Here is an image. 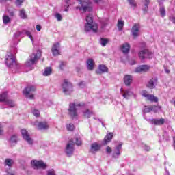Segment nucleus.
I'll return each instance as SVG.
<instances>
[{
	"label": "nucleus",
	"instance_id": "nucleus-1",
	"mask_svg": "<svg viewBox=\"0 0 175 175\" xmlns=\"http://www.w3.org/2000/svg\"><path fill=\"white\" fill-rule=\"evenodd\" d=\"M85 106V104L84 103H80V102H72L69 104L68 107V114L72 120H75V118H78L79 113H77V111L79 109H82V107H84Z\"/></svg>",
	"mask_w": 175,
	"mask_h": 175
},
{
	"label": "nucleus",
	"instance_id": "nucleus-14",
	"mask_svg": "<svg viewBox=\"0 0 175 175\" xmlns=\"http://www.w3.org/2000/svg\"><path fill=\"white\" fill-rule=\"evenodd\" d=\"M131 35L134 38H137L140 35V25L135 24L131 29Z\"/></svg>",
	"mask_w": 175,
	"mask_h": 175
},
{
	"label": "nucleus",
	"instance_id": "nucleus-33",
	"mask_svg": "<svg viewBox=\"0 0 175 175\" xmlns=\"http://www.w3.org/2000/svg\"><path fill=\"white\" fill-rule=\"evenodd\" d=\"M101 23V28H105L107 25H109V19L105 18L100 21Z\"/></svg>",
	"mask_w": 175,
	"mask_h": 175
},
{
	"label": "nucleus",
	"instance_id": "nucleus-62",
	"mask_svg": "<svg viewBox=\"0 0 175 175\" xmlns=\"http://www.w3.org/2000/svg\"><path fill=\"white\" fill-rule=\"evenodd\" d=\"M165 173L164 175H170V173L169 172V171L167 170V169L165 168Z\"/></svg>",
	"mask_w": 175,
	"mask_h": 175
},
{
	"label": "nucleus",
	"instance_id": "nucleus-6",
	"mask_svg": "<svg viewBox=\"0 0 175 175\" xmlns=\"http://www.w3.org/2000/svg\"><path fill=\"white\" fill-rule=\"evenodd\" d=\"M41 53L40 51H37L36 53H33L29 59L25 64L26 66H32V65H34V64H36L38 61H39V59L40 58Z\"/></svg>",
	"mask_w": 175,
	"mask_h": 175
},
{
	"label": "nucleus",
	"instance_id": "nucleus-39",
	"mask_svg": "<svg viewBox=\"0 0 175 175\" xmlns=\"http://www.w3.org/2000/svg\"><path fill=\"white\" fill-rule=\"evenodd\" d=\"M46 175H57L54 169H51L46 171Z\"/></svg>",
	"mask_w": 175,
	"mask_h": 175
},
{
	"label": "nucleus",
	"instance_id": "nucleus-47",
	"mask_svg": "<svg viewBox=\"0 0 175 175\" xmlns=\"http://www.w3.org/2000/svg\"><path fill=\"white\" fill-rule=\"evenodd\" d=\"M33 116H35V117H39V116L40 115V113L39 112V110L34 109L33 110Z\"/></svg>",
	"mask_w": 175,
	"mask_h": 175
},
{
	"label": "nucleus",
	"instance_id": "nucleus-32",
	"mask_svg": "<svg viewBox=\"0 0 175 175\" xmlns=\"http://www.w3.org/2000/svg\"><path fill=\"white\" fill-rule=\"evenodd\" d=\"M3 24H5V25L9 24V23H10V17H9L7 15H3Z\"/></svg>",
	"mask_w": 175,
	"mask_h": 175
},
{
	"label": "nucleus",
	"instance_id": "nucleus-60",
	"mask_svg": "<svg viewBox=\"0 0 175 175\" xmlns=\"http://www.w3.org/2000/svg\"><path fill=\"white\" fill-rule=\"evenodd\" d=\"M172 147L175 151V136L173 137V144H172Z\"/></svg>",
	"mask_w": 175,
	"mask_h": 175
},
{
	"label": "nucleus",
	"instance_id": "nucleus-58",
	"mask_svg": "<svg viewBox=\"0 0 175 175\" xmlns=\"http://www.w3.org/2000/svg\"><path fill=\"white\" fill-rule=\"evenodd\" d=\"M36 28V30L39 32L42 29V26H40V25H37Z\"/></svg>",
	"mask_w": 175,
	"mask_h": 175
},
{
	"label": "nucleus",
	"instance_id": "nucleus-44",
	"mask_svg": "<svg viewBox=\"0 0 175 175\" xmlns=\"http://www.w3.org/2000/svg\"><path fill=\"white\" fill-rule=\"evenodd\" d=\"M142 147L145 151H150L151 150V148H150V146L146 145L145 144H142Z\"/></svg>",
	"mask_w": 175,
	"mask_h": 175
},
{
	"label": "nucleus",
	"instance_id": "nucleus-55",
	"mask_svg": "<svg viewBox=\"0 0 175 175\" xmlns=\"http://www.w3.org/2000/svg\"><path fill=\"white\" fill-rule=\"evenodd\" d=\"M111 148L110 146H107L106 148L107 154H111Z\"/></svg>",
	"mask_w": 175,
	"mask_h": 175
},
{
	"label": "nucleus",
	"instance_id": "nucleus-29",
	"mask_svg": "<svg viewBox=\"0 0 175 175\" xmlns=\"http://www.w3.org/2000/svg\"><path fill=\"white\" fill-rule=\"evenodd\" d=\"M165 124V119H154V125H163Z\"/></svg>",
	"mask_w": 175,
	"mask_h": 175
},
{
	"label": "nucleus",
	"instance_id": "nucleus-3",
	"mask_svg": "<svg viewBox=\"0 0 175 175\" xmlns=\"http://www.w3.org/2000/svg\"><path fill=\"white\" fill-rule=\"evenodd\" d=\"M78 1L80 5L76 7L77 10L83 13L92 11V2L90 0H78Z\"/></svg>",
	"mask_w": 175,
	"mask_h": 175
},
{
	"label": "nucleus",
	"instance_id": "nucleus-23",
	"mask_svg": "<svg viewBox=\"0 0 175 175\" xmlns=\"http://www.w3.org/2000/svg\"><path fill=\"white\" fill-rule=\"evenodd\" d=\"M130 49L131 46H129V44L128 43H125L122 45V51L123 54H128Z\"/></svg>",
	"mask_w": 175,
	"mask_h": 175
},
{
	"label": "nucleus",
	"instance_id": "nucleus-64",
	"mask_svg": "<svg viewBox=\"0 0 175 175\" xmlns=\"http://www.w3.org/2000/svg\"><path fill=\"white\" fill-rule=\"evenodd\" d=\"M171 21L175 24V17L172 18Z\"/></svg>",
	"mask_w": 175,
	"mask_h": 175
},
{
	"label": "nucleus",
	"instance_id": "nucleus-12",
	"mask_svg": "<svg viewBox=\"0 0 175 175\" xmlns=\"http://www.w3.org/2000/svg\"><path fill=\"white\" fill-rule=\"evenodd\" d=\"M139 57L140 59H146V58H152V53L148 51V49H145L139 53Z\"/></svg>",
	"mask_w": 175,
	"mask_h": 175
},
{
	"label": "nucleus",
	"instance_id": "nucleus-9",
	"mask_svg": "<svg viewBox=\"0 0 175 175\" xmlns=\"http://www.w3.org/2000/svg\"><path fill=\"white\" fill-rule=\"evenodd\" d=\"M74 151H75V141H73V139H70L66 146L65 152L67 157H72V155H73Z\"/></svg>",
	"mask_w": 175,
	"mask_h": 175
},
{
	"label": "nucleus",
	"instance_id": "nucleus-10",
	"mask_svg": "<svg viewBox=\"0 0 175 175\" xmlns=\"http://www.w3.org/2000/svg\"><path fill=\"white\" fill-rule=\"evenodd\" d=\"M36 90V88H35V86L29 85L23 90V94L26 98L33 99V94H32V92H35Z\"/></svg>",
	"mask_w": 175,
	"mask_h": 175
},
{
	"label": "nucleus",
	"instance_id": "nucleus-38",
	"mask_svg": "<svg viewBox=\"0 0 175 175\" xmlns=\"http://www.w3.org/2000/svg\"><path fill=\"white\" fill-rule=\"evenodd\" d=\"M159 111H162V107L157 105V106H154V113H158Z\"/></svg>",
	"mask_w": 175,
	"mask_h": 175
},
{
	"label": "nucleus",
	"instance_id": "nucleus-5",
	"mask_svg": "<svg viewBox=\"0 0 175 175\" xmlns=\"http://www.w3.org/2000/svg\"><path fill=\"white\" fill-rule=\"evenodd\" d=\"M62 88L65 95H70L73 92V85L67 79H64L62 83Z\"/></svg>",
	"mask_w": 175,
	"mask_h": 175
},
{
	"label": "nucleus",
	"instance_id": "nucleus-13",
	"mask_svg": "<svg viewBox=\"0 0 175 175\" xmlns=\"http://www.w3.org/2000/svg\"><path fill=\"white\" fill-rule=\"evenodd\" d=\"M21 133L23 136V138L24 139V140H25L26 142H27V143L29 144H32L33 143V140L31 139V137L29 136V133H28V131H27V130L23 129L21 131Z\"/></svg>",
	"mask_w": 175,
	"mask_h": 175
},
{
	"label": "nucleus",
	"instance_id": "nucleus-30",
	"mask_svg": "<svg viewBox=\"0 0 175 175\" xmlns=\"http://www.w3.org/2000/svg\"><path fill=\"white\" fill-rule=\"evenodd\" d=\"M124 21L119 19L118 21V24H117V27H118V31H122V29L124 28Z\"/></svg>",
	"mask_w": 175,
	"mask_h": 175
},
{
	"label": "nucleus",
	"instance_id": "nucleus-49",
	"mask_svg": "<svg viewBox=\"0 0 175 175\" xmlns=\"http://www.w3.org/2000/svg\"><path fill=\"white\" fill-rule=\"evenodd\" d=\"M8 13L10 17H14V16H16V14L14 10H8Z\"/></svg>",
	"mask_w": 175,
	"mask_h": 175
},
{
	"label": "nucleus",
	"instance_id": "nucleus-16",
	"mask_svg": "<svg viewBox=\"0 0 175 175\" xmlns=\"http://www.w3.org/2000/svg\"><path fill=\"white\" fill-rule=\"evenodd\" d=\"M120 93L122 94L123 98L124 99H129L131 96H133V92L131 90V89H127L125 90H122V89L120 90Z\"/></svg>",
	"mask_w": 175,
	"mask_h": 175
},
{
	"label": "nucleus",
	"instance_id": "nucleus-27",
	"mask_svg": "<svg viewBox=\"0 0 175 175\" xmlns=\"http://www.w3.org/2000/svg\"><path fill=\"white\" fill-rule=\"evenodd\" d=\"M159 6L160 16L163 18V17L166 16V8H165V5H159Z\"/></svg>",
	"mask_w": 175,
	"mask_h": 175
},
{
	"label": "nucleus",
	"instance_id": "nucleus-35",
	"mask_svg": "<svg viewBox=\"0 0 175 175\" xmlns=\"http://www.w3.org/2000/svg\"><path fill=\"white\" fill-rule=\"evenodd\" d=\"M127 2H129L131 7L133 8V9H135V8L137 6V3L135 0H127Z\"/></svg>",
	"mask_w": 175,
	"mask_h": 175
},
{
	"label": "nucleus",
	"instance_id": "nucleus-19",
	"mask_svg": "<svg viewBox=\"0 0 175 175\" xmlns=\"http://www.w3.org/2000/svg\"><path fill=\"white\" fill-rule=\"evenodd\" d=\"M141 95L144 98H146V100H150V102H154V95L148 94L147 90H142L141 92Z\"/></svg>",
	"mask_w": 175,
	"mask_h": 175
},
{
	"label": "nucleus",
	"instance_id": "nucleus-7",
	"mask_svg": "<svg viewBox=\"0 0 175 175\" xmlns=\"http://www.w3.org/2000/svg\"><path fill=\"white\" fill-rule=\"evenodd\" d=\"M0 102H5V105L8 106V107H14L16 103L14 100L12 99H8V92H5L3 94H0Z\"/></svg>",
	"mask_w": 175,
	"mask_h": 175
},
{
	"label": "nucleus",
	"instance_id": "nucleus-52",
	"mask_svg": "<svg viewBox=\"0 0 175 175\" xmlns=\"http://www.w3.org/2000/svg\"><path fill=\"white\" fill-rule=\"evenodd\" d=\"M75 144L76 146H81V139L77 138Z\"/></svg>",
	"mask_w": 175,
	"mask_h": 175
},
{
	"label": "nucleus",
	"instance_id": "nucleus-20",
	"mask_svg": "<svg viewBox=\"0 0 175 175\" xmlns=\"http://www.w3.org/2000/svg\"><path fill=\"white\" fill-rule=\"evenodd\" d=\"M59 50L61 47L59 46V42L55 43L52 46V53L53 55H59Z\"/></svg>",
	"mask_w": 175,
	"mask_h": 175
},
{
	"label": "nucleus",
	"instance_id": "nucleus-57",
	"mask_svg": "<svg viewBox=\"0 0 175 175\" xmlns=\"http://www.w3.org/2000/svg\"><path fill=\"white\" fill-rule=\"evenodd\" d=\"M93 1L94 2V3H103V0H93Z\"/></svg>",
	"mask_w": 175,
	"mask_h": 175
},
{
	"label": "nucleus",
	"instance_id": "nucleus-8",
	"mask_svg": "<svg viewBox=\"0 0 175 175\" xmlns=\"http://www.w3.org/2000/svg\"><path fill=\"white\" fill-rule=\"evenodd\" d=\"M31 165L33 166V169H42V170H46L47 169V164L43 162V161H38V160H33L31 161Z\"/></svg>",
	"mask_w": 175,
	"mask_h": 175
},
{
	"label": "nucleus",
	"instance_id": "nucleus-53",
	"mask_svg": "<svg viewBox=\"0 0 175 175\" xmlns=\"http://www.w3.org/2000/svg\"><path fill=\"white\" fill-rule=\"evenodd\" d=\"M69 2H70L69 0L66 1V8L64 9V12H68V8H69Z\"/></svg>",
	"mask_w": 175,
	"mask_h": 175
},
{
	"label": "nucleus",
	"instance_id": "nucleus-25",
	"mask_svg": "<svg viewBox=\"0 0 175 175\" xmlns=\"http://www.w3.org/2000/svg\"><path fill=\"white\" fill-rule=\"evenodd\" d=\"M82 113L85 118H90V117L94 114V112L88 109L83 110Z\"/></svg>",
	"mask_w": 175,
	"mask_h": 175
},
{
	"label": "nucleus",
	"instance_id": "nucleus-2",
	"mask_svg": "<svg viewBox=\"0 0 175 175\" xmlns=\"http://www.w3.org/2000/svg\"><path fill=\"white\" fill-rule=\"evenodd\" d=\"M86 23L85 24V32H98V24L94 23V19L92 18V15L88 14L85 18Z\"/></svg>",
	"mask_w": 175,
	"mask_h": 175
},
{
	"label": "nucleus",
	"instance_id": "nucleus-54",
	"mask_svg": "<svg viewBox=\"0 0 175 175\" xmlns=\"http://www.w3.org/2000/svg\"><path fill=\"white\" fill-rule=\"evenodd\" d=\"M157 1L159 3V6H163V2H165V0H157Z\"/></svg>",
	"mask_w": 175,
	"mask_h": 175
},
{
	"label": "nucleus",
	"instance_id": "nucleus-43",
	"mask_svg": "<svg viewBox=\"0 0 175 175\" xmlns=\"http://www.w3.org/2000/svg\"><path fill=\"white\" fill-rule=\"evenodd\" d=\"M55 18L57 20V21H61L62 20V15L59 13H56L55 14Z\"/></svg>",
	"mask_w": 175,
	"mask_h": 175
},
{
	"label": "nucleus",
	"instance_id": "nucleus-22",
	"mask_svg": "<svg viewBox=\"0 0 175 175\" xmlns=\"http://www.w3.org/2000/svg\"><path fill=\"white\" fill-rule=\"evenodd\" d=\"M87 68L89 70H94V68L95 66V62H94V59H88L86 62Z\"/></svg>",
	"mask_w": 175,
	"mask_h": 175
},
{
	"label": "nucleus",
	"instance_id": "nucleus-15",
	"mask_svg": "<svg viewBox=\"0 0 175 175\" xmlns=\"http://www.w3.org/2000/svg\"><path fill=\"white\" fill-rule=\"evenodd\" d=\"M122 149V143H120L115 147L113 153L112 154L113 158H118V157L121 155Z\"/></svg>",
	"mask_w": 175,
	"mask_h": 175
},
{
	"label": "nucleus",
	"instance_id": "nucleus-41",
	"mask_svg": "<svg viewBox=\"0 0 175 175\" xmlns=\"http://www.w3.org/2000/svg\"><path fill=\"white\" fill-rule=\"evenodd\" d=\"M10 143H16L17 142V136L12 135L10 139Z\"/></svg>",
	"mask_w": 175,
	"mask_h": 175
},
{
	"label": "nucleus",
	"instance_id": "nucleus-51",
	"mask_svg": "<svg viewBox=\"0 0 175 175\" xmlns=\"http://www.w3.org/2000/svg\"><path fill=\"white\" fill-rule=\"evenodd\" d=\"M27 36H29V38L31 39V42H33V38H32V34H31V32L26 31Z\"/></svg>",
	"mask_w": 175,
	"mask_h": 175
},
{
	"label": "nucleus",
	"instance_id": "nucleus-26",
	"mask_svg": "<svg viewBox=\"0 0 175 175\" xmlns=\"http://www.w3.org/2000/svg\"><path fill=\"white\" fill-rule=\"evenodd\" d=\"M114 134L113 133H108L105 137L104 141L105 143H110L113 139Z\"/></svg>",
	"mask_w": 175,
	"mask_h": 175
},
{
	"label": "nucleus",
	"instance_id": "nucleus-11",
	"mask_svg": "<svg viewBox=\"0 0 175 175\" xmlns=\"http://www.w3.org/2000/svg\"><path fill=\"white\" fill-rule=\"evenodd\" d=\"M33 125H34V126H36L37 129H38L39 131H46V129H49V123H47V122L46 121H36L33 123Z\"/></svg>",
	"mask_w": 175,
	"mask_h": 175
},
{
	"label": "nucleus",
	"instance_id": "nucleus-40",
	"mask_svg": "<svg viewBox=\"0 0 175 175\" xmlns=\"http://www.w3.org/2000/svg\"><path fill=\"white\" fill-rule=\"evenodd\" d=\"M24 1L25 0H16L15 5L16 6L20 7L23 3H24Z\"/></svg>",
	"mask_w": 175,
	"mask_h": 175
},
{
	"label": "nucleus",
	"instance_id": "nucleus-63",
	"mask_svg": "<svg viewBox=\"0 0 175 175\" xmlns=\"http://www.w3.org/2000/svg\"><path fill=\"white\" fill-rule=\"evenodd\" d=\"M154 102L158 103V97L154 96Z\"/></svg>",
	"mask_w": 175,
	"mask_h": 175
},
{
	"label": "nucleus",
	"instance_id": "nucleus-42",
	"mask_svg": "<svg viewBox=\"0 0 175 175\" xmlns=\"http://www.w3.org/2000/svg\"><path fill=\"white\" fill-rule=\"evenodd\" d=\"M147 87H148V88H152L154 87V79H152L149 81Z\"/></svg>",
	"mask_w": 175,
	"mask_h": 175
},
{
	"label": "nucleus",
	"instance_id": "nucleus-17",
	"mask_svg": "<svg viewBox=\"0 0 175 175\" xmlns=\"http://www.w3.org/2000/svg\"><path fill=\"white\" fill-rule=\"evenodd\" d=\"M101 147L102 146H100V144H98L97 142H94L91 144L90 152L92 154H95V152H98V151L100 150Z\"/></svg>",
	"mask_w": 175,
	"mask_h": 175
},
{
	"label": "nucleus",
	"instance_id": "nucleus-46",
	"mask_svg": "<svg viewBox=\"0 0 175 175\" xmlns=\"http://www.w3.org/2000/svg\"><path fill=\"white\" fill-rule=\"evenodd\" d=\"M148 116H150V114L145 117V120H146V121H148L150 124H154V119L148 118Z\"/></svg>",
	"mask_w": 175,
	"mask_h": 175
},
{
	"label": "nucleus",
	"instance_id": "nucleus-31",
	"mask_svg": "<svg viewBox=\"0 0 175 175\" xmlns=\"http://www.w3.org/2000/svg\"><path fill=\"white\" fill-rule=\"evenodd\" d=\"M14 163V161L12 159H6L5 160V166H8L9 167H12Z\"/></svg>",
	"mask_w": 175,
	"mask_h": 175
},
{
	"label": "nucleus",
	"instance_id": "nucleus-48",
	"mask_svg": "<svg viewBox=\"0 0 175 175\" xmlns=\"http://www.w3.org/2000/svg\"><path fill=\"white\" fill-rule=\"evenodd\" d=\"M146 3L144 5L143 8V10L144 12H147L148 9V2H150V0H146Z\"/></svg>",
	"mask_w": 175,
	"mask_h": 175
},
{
	"label": "nucleus",
	"instance_id": "nucleus-4",
	"mask_svg": "<svg viewBox=\"0 0 175 175\" xmlns=\"http://www.w3.org/2000/svg\"><path fill=\"white\" fill-rule=\"evenodd\" d=\"M5 62L8 68H13L14 69L20 68V66L17 64V62H16V57L12 53H7Z\"/></svg>",
	"mask_w": 175,
	"mask_h": 175
},
{
	"label": "nucleus",
	"instance_id": "nucleus-37",
	"mask_svg": "<svg viewBox=\"0 0 175 175\" xmlns=\"http://www.w3.org/2000/svg\"><path fill=\"white\" fill-rule=\"evenodd\" d=\"M152 109H154V107L152 106H145L144 113H150V111H152Z\"/></svg>",
	"mask_w": 175,
	"mask_h": 175
},
{
	"label": "nucleus",
	"instance_id": "nucleus-34",
	"mask_svg": "<svg viewBox=\"0 0 175 175\" xmlns=\"http://www.w3.org/2000/svg\"><path fill=\"white\" fill-rule=\"evenodd\" d=\"M51 75V68L47 67L43 72V76H50Z\"/></svg>",
	"mask_w": 175,
	"mask_h": 175
},
{
	"label": "nucleus",
	"instance_id": "nucleus-18",
	"mask_svg": "<svg viewBox=\"0 0 175 175\" xmlns=\"http://www.w3.org/2000/svg\"><path fill=\"white\" fill-rule=\"evenodd\" d=\"M109 72V68L105 64H100L98 66V69L96 70L97 75H102V73H107Z\"/></svg>",
	"mask_w": 175,
	"mask_h": 175
},
{
	"label": "nucleus",
	"instance_id": "nucleus-45",
	"mask_svg": "<svg viewBox=\"0 0 175 175\" xmlns=\"http://www.w3.org/2000/svg\"><path fill=\"white\" fill-rule=\"evenodd\" d=\"M67 129L68 131H73V129H75V125H73L72 123H70L67 125Z\"/></svg>",
	"mask_w": 175,
	"mask_h": 175
},
{
	"label": "nucleus",
	"instance_id": "nucleus-59",
	"mask_svg": "<svg viewBox=\"0 0 175 175\" xmlns=\"http://www.w3.org/2000/svg\"><path fill=\"white\" fill-rule=\"evenodd\" d=\"M155 85H158V79H154V88H155Z\"/></svg>",
	"mask_w": 175,
	"mask_h": 175
},
{
	"label": "nucleus",
	"instance_id": "nucleus-36",
	"mask_svg": "<svg viewBox=\"0 0 175 175\" xmlns=\"http://www.w3.org/2000/svg\"><path fill=\"white\" fill-rule=\"evenodd\" d=\"M100 44L103 46V47H105L106 44L109 43V39L107 38H101L100 39Z\"/></svg>",
	"mask_w": 175,
	"mask_h": 175
},
{
	"label": "nucleus",
	"instance_id": "nucleus-24",
	"mask_svg": "<svg viewBox=\"0 0 175 175\" xmlns=\"http://www.w3.org/2000/svg\"><path fill=\"white\" fill-rule=\"evenodd\" d=\"M133 77L131 75H126L124 77V84L125 85L129 86L132 84Z\"/></svg>",
	"mask_w": 175,
	"mask_h": 175
},
{
	"label": "nucleus",
	"instance_id": "nucleus-28",
	"mask_svg": "<svg viewBox=\"0 0 175 175\" xmlns=\"http://www.w3.org/2000/svg\"><path fill=\"white\" fill-rule=\"evenodd\" d=\"M19 17H21V18L23 20H25V18H27V16L25 10L21 9L19 10Z\"/></svg>",
	"mask_w": 175,
	"mask_h": 175
},
{
	"label": "nucleus",
	"instance_id": "nucleus-61",
	"mask_svg": "<svg viewBox=\"0 0 175 175\" xmlns=\"http://www.w3.org/2000/svg\"><path fill=\"white\" fill-rule=\"evenodd\" d=\"M3 134V130L2 129V125H0V135Z\"/></svg>",
	"mask_w": 175,
	"mask_h": 175
},
{
	"label": "nucleus",
	"instance_id": "nucleus-21",
	"mask_svg": "<svg viewBox=\"0 0 175 175\" xmlns=\"http://www.w3.org/2000/svg\"><path fill=\"white\" fill-rule=\"evenodd\" d=\"M150 70V66L148 65H141L136 68V73H142V72H148Z\"/></svg>",
	"mask_w": 175,
	"mask_h": 175
},
{
	"label": "nucleus",
	"instance_id": "nucleus-50",
	"mask_svg": "<svg viewBox=\"0 0 175 175\" xmlns=\"http://www.w3.org/2000/svg\"><path fill=\"white\" fill-rule=\"evenodd\" d=\"M78 85L80 87V88H84L85 87V82L84 81H81Z\"/></svg>",
	"mask_w": 175,
	"mask_h": 175
},
{
	"label": "nucleus",
	"instance_id": "nucleus-56",
	"mask_svg": "<svg viewBox=\"0 0 175 175\" xmlns=\"http://www.w3.org/2000/svg\"><path fill=\"white\" fill-rule=\"evenodd\" d=\"M65 65H66V62H61V64L59 65V68H60V69H62H62H64V66H65Z\"/></svg>",
	"mask_w": 175,
	"mask_h": 175
}]
</instances>
